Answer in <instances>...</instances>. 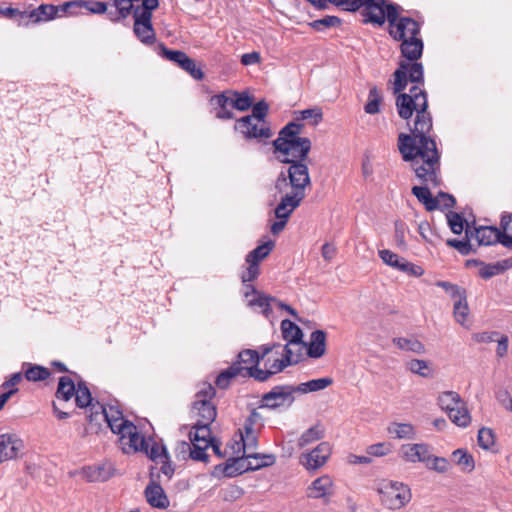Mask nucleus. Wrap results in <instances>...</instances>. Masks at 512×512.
Returning a JSON list of instances; mask_svg holds the SVG:
<instances>
[{"mask_svg":"<svg viewBox=\"0 0 512 512\" xmlns=\"http://www.w3.org/2000/svg\"><path fill=\"white\" fill-rule=\"evenodd\" d=\"M396 108L400 118L409 120L416 113L411 134L400 133L398 149L405 162H409L415 175L425 180L437 181L439 151L436 141L429 135L432 116L428 111L422 63L400 61L393 73Z\"/></svg>","mask_w":512,"mask_h":512,"instance_id":"f257e3e1","label":"nucleus"},{"mask_svg":"<svg viewBox=\"0 0 512 512\" xmlns=\"http://www.w3.org/2000/svg\"><path fill=\"white\" fill-rule=\"evenodd\" d=\"M303 127L301 123L289 122L272 142L274 154L279 153L278 161L289 164L286 171L282 170L278 174L274 184L278 193H284L289 186L291 187V192L285 193L281 198L279 210H283L285 205H290L292 208L299 207L306 197V188L311 185L305 160L308 158L312 144L309 138L300 136Z\"/></svg>","mask_w":512,"mask_h":512,"instance_id":"f03ea898","label":"nucleus"},{"mask_svg":"<svg viewBox=\"0 0 512 512\" xmlns=\"http://www.w3.org/2000/svg\"><path fill=\"white\" fill-rule=\"evenodd\" d=\"M376 491L382 505L391 510L403 508L412 498L408 485L397 481L383 479L378 482Z\"/></svg>","mask_w":512,"mask_h":512,"instance_id":"7ed1b4c3","label":"nucleus"},{"mask_svg":"<svg viewBox=\"0 0 512 512\" xmlns=\"http://www.w3.org/2000/svg\"><path fill=\"white\" fill-rule=\"evenodd\" d=\"M402 11L403 8L400 5H390L388 15L389 35L396 41L409 37H419L421 23L411 17L401 16Z\"/></svg>","mask_w":512,"mask_h":512,"instance_id":"20e7f679","label":"nucleus"},{"mask_svg":"<svg viewBox=\"0 0 512 512\" xmlns=\"http://www.w3.org/2000/svg\"><path fill=\"white\" fill-rule=\"evenodd\" d=\"M390 5H397L387 0H352L349 12L361 9L364 23H371L376 26H383L388 21Z\"/></svg>","mask_w":512,"mask_h":512,"instance_id":"39448f33","label":"nucleus"},{"mask_svg":"<svg viewBox=\"0 0 512 512\" xmlns=\"http://www.w3.org/2000/svg\"><path fill=\"white\" fill-rule=\"evenodd\" d=\"M234 130L239 132L246 141L255 140L258 143H266L273 136L270 123L257 122L249 117L237 119Z\"/></svg>","mask_w":512,"mask_h":512,"instance_id":"423d86ee","label":"nucleus"},{"mask_svg":"<svg viewBox=\"0 0 512 512\" xmlns=\"http://www.w3.org/2000/svg\"><path fill=\"white\" fill-rule=\"evenodd\" d=\"M158 48L159 55L161 57L177 64L181 69L190 74V76H192L195 80H202L204 78V73L201 68H198L196 66L195 60L190 58L185 52L169 49L163 43H160Z\"/></svg>","mask_w":512,"mask_h":512,"instance_id":"0eeeda50","label":"nucleus"},{"mask_svg":"<svg viewBox=\"0 0 512 512\" xmlns=\"http://www.w3.org/2000/svg\"><path fill=\"white\" fill-rule=\"evenodd\" d=\"M293 385H277L262 395L260 408L277 409L281 406H291L295 401Z\"/></svg>","mask_w":512,"mask_h":512,"instance_id":"6e6552de","label":"nucleus"},{"mask_svg":"<svg viewBox=\"0 0 512 512\" xmlns=\"http://www.w3.org/2000/svg\"><path fill=\"white\" fill-rule=\"evenodd\" d=\"M154 10L134 11L133 32L137 39L145 45H152L156 41V33L152 25Z\"/></svg>","mask_w":512,"mask_h":512,"instance_id":"1a4fd4ad","label":"nucleus"},{"mask_svg":"<svg viewBox=\"0 0 512 512\" xmlns=\"http://www.w3.org/2000/svg\"><path fill=\"white\" fill-rule=\"evenodd\" d=\"M465 236H467V238L475 237L478 245L490 246L496 243L502 244L504 235L501 228L494 226H480L472 229L470 225L466 223Z\"/></svg>","mask_w":512,"mask_h":512,"instance_id":"9d476101","label":"nucleus"},{"mask_svg":"<svg viewBox=\"0 0 512 512\" xmlns=\"http://www.w3.org/2000/svg\"><path fill=\"white\" fill-rule=\"evenodd\" d=\"M331 455V446L328 442L319 443L314 449L300 456V463L308 471H316L324 466Z\"/></svg>","mask_w":512,"mask_h":512,"instance_id":"9b49d317","label":"nucleus"},{"mask_svg":"<svg viewBox=\"0 0 512 512\" xmlns=\"http://www.w3.org/2000/svg\"><path fill=\"white\" fill-rule=\"evenodd\" d=\"M416 177L420 180L423 186H414L412 188V194L421 202L427 211H433L437 209V201L436 198L430 192L429 185L433 187H438L441 185L440 179V159L438 160V172H437V181L433 182L432 180H423L416 175Z\"/></svg>","mask_w":512,"mask_h":512,"instance_id":"f8f14e48","label":"nucleus"},{"mask_svg":"<svg viewBox=\"0 0 512 512\" xmlns=\"http://www.w3.org/2000/svg\"><path fill=\"white\" fill-rule=\"evenodd\" d=\"M151 479L146 486L144 494L148 504L157 509H166L169 507V499L161 487V485L154 479V473H150Z\"/></svg>","mask_w":512,"mask_h":512,"instance_id":"ddd939ff","label":"nucleus"},{"mask_svg":"<svg viewBox=\"0 0 512 512\" xmlns=\"http://www.w3.org/2000/svg\"><path fill=\"white\" fill-rule=\"evenodd\" d=\"M119 442L123 453L130 454L135 452L147 451V440L142 436L135 426V430H128L119 437Z\"/></svg>","mask_w":512,"mask_h":512,"instance_id":"4468645a","label":"nucleus"},{"mask_svg":"<svg viewBox=\"0 0 512 512\" xmlns=\"http://www.w3.org/2000/svg\"><path fill=\"white\" fill-rule=\"evenodd\" d=\"M23 449V441L16 434L0 435V463L14 459Z\"/></svg>","mask_w":512,"mask_h":512,"instance_id":"2eb2a0df","label":"nucleus"},{"mask_svg":"<svg viewBox=\"0 0 512 512\" xmlns=\"http://www.w3.org/2000/svg\"><path fill=\"white\" fill-rule=\"evenodd\" d=\"M252 466H249V459L247 454L238 458H230L225 464L217 465L215 467L216 474H223L226 477H234L246 471H249Z\"/></svg>","mask_w":512,"mask_h":512,"instance_id":"dca6fc26","label":"nucleus"},{"mask_svg":"<svg viewBox=\"0 0 512 512\" xmlns=\"http://www.w3.org/2000/svg\"><path fill=\"white\" fill-rule=\"evenodd\" d=\"M334 493L333 481L328 475L316 478L307 489V497L313 499H324L325 502Z\"/></svg>","mask_w":512,"mask_h":512,"instance_id":"f3484780","label":"nucleus"},{"mask_svg":"<svg viewBox=\"0 0 512 512\" xmlns=\"http://www.w3.org/2000/svg\"><path fill=\"white\" fill-rule=\"evenodd\" d=\"M228 92H222L220 94L213 95L210 98V104L213 106L215 111V117L219 120H230L235 118V114L231 108V97Z\"/></svg>","mask_w":512,"mask_h":512,"instance_id":"a211bd4d","label":"nucleus"},{"mask_svg":"<svg viewBox=\"0 0 512 512\" xmlns=\"http://www.w3.org/2000/svg\"><path fill=\"white\" fill-rule=\"evenodd\" d=\"M401 56L411 63L417 62L421 58L424 49L423 40L419 37H409L399 40Z\"/></svg>","mask_w":512,"mask_h":512,"instance_id":"6ab92c4d","label":"nucleus"},{"mask_svg":"<svg viewBox=\"0 0 512 512\" xmlns=\"http://www.w3.org/2000/svg\"><path fill=\"white\" fill-rule=\"evenodd\" d=\"M115 471L114 465L108 461L83 469L84 475L89 482H105L114 476Z\"/></svg>","mask_w":512,"mask_h":512,"instance_id":"aec40b11","label":"nucleus"},{"mask_svg":"<svg viewBox=\"0 0 512 512\" xmlns=\"http://www.w3.org/2000/svg\"><path fill=\"white\" fill-rule=\"evenodd\" d=\"M401 455L407 462H424L430 461L431 454L429 446L426 444H406L401 447Z\"/></svg>","mask_w":512,"mask_h":512,"instance_id":"412c9836","label":"nucleus"},{"mask_svg":"<svg viewBox=\"0 0 512 512\" xmlns=\"http://www.w3.org/2000/svg\"><path fill=\"white\" fill-rule=\"evenodd\" d=\"M74 397L76 406L81 409L89 408L90 414L92 412L98 411L99 405H101L99 401L94 402L86 382L82 380L78 381L77 383V389Z\"/></svg>","mask_w":512,"mask_h":512,"instance_id":"4be33fe9","label":"nucleus"},{"mask_svg":"<svg viewBox=\"0 0 512 512\" xmlns=\"http://www.w3.org/2000/svg\"><path fill=\"white\" fill-rule=\"evenodd\" d=\"M270 362L271 357L269 356L264 363L265 369L259 368L258 365L243 367V374L241 376L252 377L259 382L267 381L271 376L281 372L280 370L275 369L277 366L274 361L271 364Z\"/></svg>","mask_w":512,"mask_h":512,"instance_id":"5701e85b","label":"nucleus"},{"mask_svg":"<svg viewBox=\"0 0 512 512\" xmlns=\"http://www.w3.org/2000/svg\"><path fill=\"white\" fill-rule=\"evenodd\" d=\"M122 411L115 406H109L106 408L104 405H99L98 411L92 412L88 415V421L91 426L95 423L96 428L99 429L101 422H108V419H123Z\"/></svg>","mask_w":512,"mask_h":512,"instance_id":"b1692460","label":"nucleus"},{"mask_svg":"<svg viewBox=\"0 0 512 512\" xmlns=\"http://www.w3.org/2000/svg\"><path fill=\"white\" fill-rule=\"evenodd\" d=\"M192 408L197 411V414L200 417L196 422L197 424L211 425V423L216 419L217 410L210 401L195 400Z\"/></svg>","mask_w":512,"mask_h":512,"instance_id":"393cba45","label":"nucleus"},{"mask_svg":"<svg viewBox=\"0 0 512 512\" xmlns=\"http://www.w3.org/2000/svg\"><path fill=\"white\" fill-rule=\"evenodd\" d=\"M326 351V333L323 330H315L310 335V343L307 355L310 358H320Z\"/></svg>","mask_w":512,"mask_h":512,"instance_id":"a878e982","label":"nucleus"},{"mask_svg":"<svg viewBox=\"0 0 512 512\" xmlns=\"http://www.w3.org/2000/svg\"><path fill=\"white\" fill-rule=\"evenodd\" d=\"M57 18V8L53 4H41L37 8L28 11V19L33 23L47 22Z\"/></svg>","mask_w":512,"mask_h":512,"instance_id":"bb28decb","label":"nucleus"},{"mask_svg":"<svg viewBox=\"0 0 512 512\" xmlns=\"http://www.w3.org/2000/svg\"><path fill=\"white\" fill-rule=\"evenodd\" d=\"M76 389L77 385L70 377L62 376L59 378L55 397L58 400L68 402L74 397Z\"/></svg>","mask_w":512,"mask_h":512,"instance_id":"cd10ccee","label":"nucleus"},{"mask_svg":"<svg viewBox=\"0 0 512 512\" xmlns=\"http://www.w3.org/2000/svg\"><path fill=\"white\" fill-rule=\"evenodd\" d=\"M190 442L210 447L213 437L211 436L210 425L197 424L193 426V430L189 433Z\"/></svg>","mask_w":512,"mask_h":512,"instance_id":"c85d7f7f","label":"nucleus"},{"mask_svg":"<svg viewBox=\"0 0 512 512\" xmlns=\"http://www.w3.org/2000/svg\"><path fill=\"white\" fill-rule=\"evenodd\" d=\"M22 368L24 377L30 382L44 381L51 375L48 368L36 364L24 363Z\"/></svg>","mask_w":512,"mask_h":512,"instance_id":"c756f323","label":"nucleus"},{"mask_svg":"<svg viewBox=\"0 0 512 512\" xmlns=\"http://www.w3.org/2000/svg\"><path fill=\"white\" fill-rule=\"evenodd\" d=\"M325 436V429L322 424L317 423L304 431L298 440V447L304 448L318 440L323 439Z\"/></svg>","mask_w":512,"mask_h":512,"instance_id":"7c9ffc66","label":"nucleus"},{"mask_svg":"<svg viewBox=\"0 0 512 512\" xmlns=\"http://www.w3.org/2000/svg\"><path fill=\"white\" fill-rule=\"evenodd\" d=\"M333 383V379L330 377H324L319 379H312L307 382L300 383L294 386L295 392L297 393H309L323 390Z\"/></svg>","mask_w":512,"mask_h":512,"instance_id":"2f4dec72","label":"nucleus"},{"mask_svg":"<svg viewBox=\"0 0 512 512\" xmlns=\"http://www.w3.org/2000/svg\"><path fill=\"white\" fill-rule=\"evenodd\" d=\"M282 336L289 344H299L302 342V330L294 322L285 319L281 322Z\"/></svg>","mask_w":512,"mask_h":512,"instance_id":"473e14b6","label":"nucleus"},{"mask_svg":"<svg viewBox=\"0 0 512 512\" xmlns=\"http://www.w3.org/2000/svg\"><path fill=\"white\" fill-rule=\"evenodd\" d=\"M393 344L403 351L413 352L415 354H424L425 346L416 338L395 337Z\"/></svg>","mask_w":512,"mask_h":512,"instance_id":"72a5a7b5","label":"nucleus"},{"mask_svg":"<svg viewBox=\"0 0 512 512\" xmlns=\"http://www.w3.org/2000/svg\"><path fill=\"white\" fill-rule=\"evenodd\" d=\"M388 434L394 439H412L415 431L410 423H391L387 428Z\"/></svg>","mask_w":512,"mask_h":512,"instance_id":"f704fd0d","label":"nucleus"},{"mask_svg":"<svg viewBox=\"0 0 512 512\" xmlns=\"http://www.w3.org/2000/svg\"><path fill=\"white\" fill-rule=\"evenodd\" d=\"M243 374V366L239 363H233L229 368L222 371L216 378L215 384L221 389H226L230 385L232 378Z\"/></svg>","mask_w":512,"mask_h":512,"instance_id":"c9c22d12","label":"nucleus"},{"mask_svg":"<svg viewBox=\"0 0 512 512\" xmlns=\"http://www.w3.org/2000/svg\"><path fill=\"white\" fill-rule=\"evenodd\" d=\"M280 203L275 208V216L278 221H275L271 225V233L274 235L279 234L286 226L287 220L296 208H292L290 205H285L283 210H279Z\"/></svg>","mask_w":512,"mask_h":512,"instance_id":"e433bc0d","label":"nucleus"},{"mask_svg":"<svg viewBox=\"0 0 512 512\" xmlns=\"http://www.w3.org/2000/svg\"><path fill=\"white\" fill-rule=\"evenodd\" d=\"M462 403L463 401L460 395L454 391H445L438 397V405L442 410H445L446 413L451 410L453 411L455 407L462 405Z\"/></svg>","mask_w":512,"mask_h":512,"instance_id":"4c0bfd02","label":"nucleus"},{"mask_svg":"<svg viewBox=\"0 0 512 512\" xmlns=\"http://www.w3.org/2000/svg\"><path fill=\"white\" fill-rule=\"evenodd\" d=\"M231 94V108L239 111H247L252 107L253 101L248 92L227 91Z\"/></svg>","mask_w":512,"mask_h":512,"instance_id":"58836bf2","label":"nucleus"},{"mask_svg":"<svg viewBox=\"0 0 512 512\" xmlns=\"http://www.w3.org/2000/svg\"><path fill=\"white\" fill-rule=\"evenodd\" d=\"M274 247L273 241H268L262 245L257 246L250 251L246 256V262H252L259 265V263L266 258Z\"/></svg>","mask_w":512,"mask_h":512,"instance_id":"ea45409f","label":"nucleus"},{"mask_svg":"<svg viewBox=\"0 0 512 512\" xmlns=\"http://www.w3.org/2000/svg\"><path fill=\"white\" fill-rule=\"evenodd\" d=\"M500 228L503 233L502 245L512 250V213H503L500 219Z\"/></svg>","mask_w":512,"mask_h":512,"instance_id":"a19ab883","label":"nucleus"},{"mask_svg":"<svg viewBox=\"0 0 512 512\" xmlns=\"http://www.w3.org/2000/svg\"><path fill=\"white\" fill-rule=\"evenodd\" d=\"M447 414L449 419L459 427H467L471 421L470 414L466 409L464 402L462 405L455 407L453 411L451 410Z\"/></svg>","mask_w":512,"mask_h":512,"instance_id":"79ce46f5","label":"nucleus"},{"mask_svg":"<svg viewBox=\"0 0 512 512\" xmlns=\"http://www.w3.org/2000/svg\"><path fill=\"white\" fill-rule=\"evenodd\" d=\"M382 101V96L380 91L376 86L372 87L368 94V101L364 106V110L367 114H376L380 111V102Z\"/></svg>","mask_w":512,"mask_h":512,"instance_id":"37998d69","label":"nucleus"},{"mask_svg":"<svg viewBox=\"0 0 512 512\" xmlns=\"http://www.w3.org/2000/svg\"><path fill=\"white\" fill-rule=\"evenodd\" d=\"M407 369L414 374L424 378L432 377V372L429 367V362L422 359H412L407 363Z\"/></svg>","mask_w":512,"mask_h":512,"instance_id":"c03bdc74","label":"nucleus"},{"mask_svg":"<svg viewBox=\"0 0 512 512\" xmlns=\"http://www.w3.org/2000/svg\"><path fill=\"white\" fill-rule=\"evenodd\" d=\"M455 463L462 467L463 470L472 471L475 467V462L471 454L463 449H457L452 454Z\"/></svg>","mask_w":512,"mask_h":512,"instance_id":"a18cd8bd","label":"nucleus"},{"mask_svg":"<svg viewBox=\"0 0 512 512\" xmlns=\"http://www.w3.org/2000/svg\"><path fill=\"white\" fill-rule=\"evenodd\" d=\"M278 351L281 358H275V360H273L277 366L275 367L276 370L283 371L286 367L297 362L292 360L293 352L289 348V343L284 346L281 345Z\"/></svg>","mask_w":512,"mask_h":512,"instance_id":"49530a36","label":"nucleus"},{"mask_svg":"<svg viewBox=\"0 0 512 512\" xmlns=\"http://www.w3.org/2000/svg\"><path fill=\"white\" fill-rule=\"evenodd\" d=\"M495 433L492 429L482 427L478 431L477 441L478 445L484 450H490L495 445Z\"/></svg>","mask_w":512,"mask_h":512,"instance_id":"de8ad7c7","label":"nucleus"},{"mask_svg":"<svg viewBox=\"0 0 512 512\" xmlns=\"http://www.w3.org/2000/svg\"><path fill=\"white\" fill-rule=\"evenodd\" d=\"M269 111V105L265 100H261L257 102L255 105L252 104V113L250 115H246L245 117L251 118V120L261 122V123H269L266 120L267 114Z\"/></svg>","mask_w":512,"mask_h":512,"instance_id":"09e8293b","label":"nucleus"},{"mask_svg":"<svg viewBox=\"0 0 512 512\" xmlns=\"http://www.w3.org/2000/svg\"><path fill=\"white\" fill-rule=\"evenodd\" d=\"M182 445L184 447H187L190 450V457L193 460L202 461V462H207L208 461V454L206 453V450L209 447L200 445V444L195 443V442H191L189 444L188 442H185V441L182 442Z\"/></svg>","mask_w":512,"mask_h":512,"instance_id":"8fccbe9b","label":"nucleus"},{"mask_svg":"<svg viewBox=\"0 0 512 512\" xmlns=\"http://www.w3.org/2000/svg\"><path fill=\"white\" fill-rule=\"evenodd\" d=\"M271 301H276V299L271 296H267L263 293H260L255 298L250 299L248 301V305L250 307L258 306V307L262 308V313L266 317H268L269 314L272 312V309L270 307Z\"/></svg>","mask_w":512,"mask_h":512,"instance_id":"3c124183","label":"nucleus"},{"mask_svg":"<svg viewBox=\"0 0 512 512\" xmlns=\"http://www.w3.org/2000/svg\"><path fill=\"white\" fill-rule=\"evenodd\" d=\"M108 427L111 429L113 433H116L120 436L122 434H125L129 429L135 430V425L126 419H108V422H106Z\"/></svg>","mask_w":512,"mask_h":512,"instance_id":"603ef678","label":"nucleus"},{"mask_svg":"<svg viewBox=\"0 0 512 512\" xmlns=\"http://www.w3.org/2000/svg\"><path fill=\"white\" fill-rule=\"evenodd\" d=\"M341 24V19L337 16L327 15L321 19H317L309 23V25L316 31H324L330 27H336Z\"/></svg>","mask_w":512,"mask_h":512,"instance_id":"864d4df0","label":"nucleus"},{"mask_svg":"<svg viewBox=\"0 0 512 512\" xmlns=\"http://www.w3.org/2000/svg\"><path fill=\"white\" fill-rule=\"evenodd\" d=\"M240 437L243 444L244 453H250L257 448V431L240 430Z\"/></svg>","mask_w":512,"mask_h":512,"instance_id":"5fc2aeb1","label":"nucleus"},{"mask_svg":"<svg viewBox=\"0 0 512 512\" xmlns=\"http://www.w3.org/2000/svg\"><path fill=\"white\" fill-rule=\"evenodd\" d=\"M408 230L407 225L405 222L401 220H397L394 223V241L396 243V246L401 249L405 250L407 248V244L405 241V233Z\"/></svg>","mask_w":512,"mask_h":512,"instance_id":"6e6d98bb","label":"nucleus"},{"mask_svg":"<svg viewBox=\"0 0 512 512\" xmlns=\"http://www.w3.org/2000/svg\"><path fill=\"white\" fill-rule=\"evenodd\" d=\"M446 244L449 247L455 248L461 255H469L471 253H475V249L472 247L470 243V238H465L464 240L458 239H448Z\"/></svg>","mask_w":512,"mask_h":512,"instance_id":"4d7b16f0","label":"nucleus"},{"mask_svg":"<svg viewBox=\"0 0 512 512\" xmlns=\"http://www.w3.org/2000/svg\"><path fill=\"white\" fill-rule=\"evenodd\" d=\"M146 455L154 462H159L162 459L168 458V451L165 446H160L158 443L153 442L151 447L147 442V451H144Z\"/></svg>","mask_w":512,"mask_h":512,"instance_id":"13d9d810","label":"nucleus"},{"mask_svg":"<svg viewBox=\"0 0 512 512\" xmlns=\"http://www.w3.org/2000/svg\"><path fill=\"white\" fill-rule=\"evenodd\" d=\"M297 120L312 119L314 125H318L323 120V112L320 107H313L297 112Z\"/></svg>","mask_w":512,"mask_h":512,"instance_id":"bf43d9fd","label":"nucleus"},{"mask_svg":"<svg viewBox=\"0 0 512 512\" xmlns=\"http://www.w3.org/2000/svg\"><path fill=\"white\" fill-rule=\"evenodd\" d=\"M465 300L466 296L464 293L463 298L459 297V300L454 304V316L456 321L461 325L465 324L469 310Z\"/></svg>","mask_w":512,"mask_h":512,"instance_id":"052dcab7","label":"nucleus"},{"mask_svg":"<svg viewBox=\"0 0 512 512\" xmlns=\"http://www.w3.org/2000/svg\"><path fill=\"white\" fill-rule=\"evenodd\" d=\"M447 220H448L449 227L454 234L462 233V231L464 230L465 220L459 213L449 212L447 214Z\"/></svg>","mask_w":512,"mask_h":512,"instance_id":"680f3d73","label":"nucleus"},{"mask_svg":"<svg viewBox=\"0 0 512 512\" xmlns=\"http://www.w3.org/2000/svg\"><path fill=\"white\" fill-rule=\"evenodd\" d=\"M80 8H85L92 14L100 15L107 12V3L102 1L80 0Z\"/></svg>","mask_w":512,"mask_h":512,"instance_id":"e2e57ef3","label":"nucleus"},{"mask_svg":"<svg viewBox=\"0 0 512 512\" xmlns=\"http://www.w3.org/2000/svg\"><path fill=\"white\" fill-rule=\"evenodd\" d=\"M262 421V415L256 409H252L244 422L243 430L257 431L256 426L259 425L261 427L263 425Z\"/></svg>","mask_w":512,"mask_h":512,"instance_id":"0e129e2a","label":"nucleus"},{"mask_svg":"<svg viewBox=\"0 0 512 512\" xmlns=\"http://www.w3.org/2000/svg\"><path fill=\"white\" fill-rule=\"evenodd\" d=\"M0 14L7 19L19 22L28 19V11H21L12 7L0 8Z\"/></svg>","mask_w":512,"mask_h":512,"instance_id":"69168bd1","label":"nucleus"},{"mask_svg":"<svg viewBox=\"0 0 512 512\" xmlns=\"http://www.w3.org/2000/svg\"><path fill=\"white\" fill-rule=\"evenodd\" d=\"M236 363H239L240 365L242 363L251 364V366L259 365L258 351L252 349H245L241 351L238 354V361Z\"/></svg>","mask_w":512,"mask_h":512,"instance_id":"338daca9","label":"nucleus"},{"mask_svg":"<svg viewBox=\"0 0 512 512\" xmlns=\"http://www.w3.org/2000/svg\"><path fill=\"white\" fill-rule=\"evenodd\" d=\"M379 257L385 264H387L393 268H396L397 270H398V268L402 262V259H403V258L399 257L397 254H395L394 252L387 250V249L380 250Z\"/></svg>","mask_w":512,"mask_h":512,"instance_id":"774afa93","label":"nucleus"}]
</instances>
